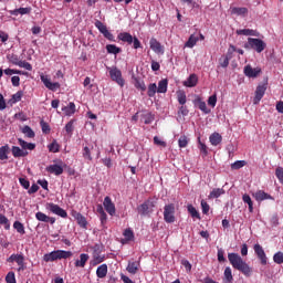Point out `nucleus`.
<instances>
[{
    "label": "nucleus",
    "mask_w": 283,
    "mask_h": 283,
    "mask_svg": "<svg viewBox=\"0 0 283 283\" xmlns=\"http://www.w3.org/2000/svg\"><path fill=\"white\" fill-rule=\"evenodd\" d=\"M228 261L231 266L242 273L245 277H250L253 273V269L237 253H229Z\"/></svg>",
    "instance_id": "1"
},
{
    "label": "nucleus",
    "mask_w": 283,
    "mask_h": 283,
    "mask_svg": "<svg viewBox=\"0 0 283 283\" xmlns=\"http://www.w3.org/2000/svg\"><path fill=\"white\" fill-rule=\"evenodd\" d=\"M266 46L265 41L259 38H248V42L243 44L245 50H253L256 53H262L265 51Z\"/></svg>",
    "instance_id": "2"
},
{
    "label": "nucleus",
    "mask_w": 283,
    "mask_h": 283,
    "mask_svg": "<svg viewBox=\"0 0 283 283\" xmlns=\"http://www.w3.org/2000/svg\"><path fill=\"white\" fill-rule=\"evenodd\" d=\"M73 253L71 251L54 250L51 253L44 254V262H54L56 260L70 259Z\"/></svg>",
    "instance_id": "3"
},
{
    "label": "nucleus",
    "mask_w": 283,
    "mask_h": 283,
    "mask_svg": "<svg viewBox=\"0 0 283 283\" xmlns=\"http://www.w3.org/2000/svg\"><path fill=\"white\" fill-rule=\"evenodd\" d=\"M117 39L128 45L133 44L135 50L142 49V42L137 36H133L129 32H120Z\"/></svg>",
    "instance_id": "4"
},
{
    "label": "nucleus",
    "mask_w": 283,
    "mask_h": 283,
    "mask_svg": "<svg viewBox=\"0 0 283 283\" xmlns=\"http://www.w3.org/2000/svg\"><path fill=\"white\" fill-rule=\"evenodd\" d=\"M156 208V201L153 199H148L143 205L137 207V211L140 216H148L154 212V209Z\"/></svg>",
    "instance_id": "5"
},
{
    "label": "nucleus",
    "mask_w": 283,
    "mask_h": 283,
    "mask_svg": "<svg viewBox=\"0 0 283 283\" xmlns=\"http://www.w3.org/2000/svg\"><path fill=\"white\" fill-rule=\"evenodd\" d=\"M109 77L113 82H116L117 85L120 87L125 86V80L123 78L122 71L117 67L111 69L109 72Z\"/></svg>",
    "instance_id": "6"
},
{
    "label": "nucleus",
    "mask_w": 283,
    "mask_h": 283,
    "mask_svg": "<svg viewBox=\"0 0 283 283\" xmlns=\"http://www.w3.org/2000/svg\"><path fill=\"white\" fill-rule=\"evenodd\" d=\"M266 91H268V83L260 84V85L256 86V90H255V93H254L255 95H254V98H253V104L254 105L260 104V102L264 97Z\"/></svg>",
    "instance_id": "7"
},
{
    "label": "nucleus",
    "mask_w": 283,
    "mask_h": 283,
    "mask_svg": "<svg viewBox=\"0 0 283 283\" xmlns=\"http://www.w3.org/2000/svg\"><path fill=\"white\" fill-rule=\"evenodd\" d=\"M164 220L167 223L175 222V206L172 203L165 206L164 208Z\"/></svg>",
    "instance_id": "8"
},
{
    "label": "nucleus",
    "mask_w": 283,
    "mask_h": 283,
    "mask_svg": "<svg viewBox=\"0 0 283 283\" xmlns=\"http://www.w3.org/2000/svg\"><path fill=\"white\" fill-rule=\"evenodd\" d=\"M243 73L249 78H256L262 73V69H260V66L253 69L251 64H247L243 69Z\"/></svg>",
    "instance_id": "9"
},
{
    "label": "nucleus",
    "mask_w": 283,
    "mask_h": 283,
    "mask_svg": "<svg viewBox=\"0 0 283 283\" xmlns=\"http://www.w3.org/2000/svg\"><path fill=\"white\" fill-rule=\"evenodd\" d=\"M8 263H17L19 269L18 271L24 270V256L23 254H11L8 260Z\"/></svg>",
    "instance_id": "10"
},
{
    "label": "nucleus",
    "mask_w": 283,
    "mask_h": 283,
    "mask_svg": "<svg viewBox=\"0 0 283 283\" xmlns=\"http://www.w3.org/2000/svg\"><path fill=\"white\" fill-rule=\"evenodd\" d=\"M40 80L44 84V86L50 91L55 92L61 87L59 83H52L48 75H41Z\"/></svg>",
    "instance_id": "11"
},
{
    "label": "nucleus",
    "mask_w": 283,
    "mask_h": 283,
    "mask_svg": "<svg viewBox=\"0 0 283 283\" xmlns=\"http://www.w3.org/2000/svg\"><path fill=\"white\" fill-rule=\"evenodd\" d=\"M104 210L111 216L114 217L116 214L115 203L112 201L111 197L104 198Z\"/></svg>",
    "instance_id": "12"
},
{
    "label": "nucleus",
    "mask_w": 283,
    "mask_h": 283,
    "mask_svg": "<svg viewBox=\"0 0 283 283\" xmlns=\"http://www.w3.org/2000/svg\"><path fill=\"white\" fill-rule=\"evenodd\" d=\"M150 49L157 54H165V48L156 38H151L149 41Z\"/></svg>",
    "instance_id": "13"
},
{
    "label": "nucleus",
    "mask_w": 283,
    "mask_h": 283,
    "mask_svg": "<svg viewBox=\"0 0 283 283\" xmlns=\"http://www.w3.org/2000/svg\"><path fill=\"white\" fill-rule=\"evenodd\" d=\"M45 171L54 175V176H61L64 171L63 167L57 164H52L46 166Z\"/></svg>",
    "instance_id": "14"
},
{
    "label": "nucleus",
    "mask_w": 283,
    "mask_h": 283,
    "mask_svg": "<svg viewBox=\"0 0 283 283\" xmlns=\"http://www.w3.org/2000/svg\"><path fill=\"white\" fill-rule=\"evenodd\" d=\"M253 198L258 201H264V200H274V198L269 195V192H264V190H256V192H253Z\"/></svg>",
    "instance_id": "15"
},
{
    "label": "nucleus",
    "mask_w": 283,
    "mask_h": 283,
    "mask_svg": "<svg viewBox=\"0 0 283 283\" xmlns=\"http://www.w3.org/2000/svg\"><path fill=\"white\" fill-rule=\"evenodd\" d=\"M48 209L56 214V216H60L61 218H67V213L65 210H63L62 208H60L57 205H54V203H49L48 205Z\"/></svg>",
    "instance_id": "16"
},
{
    "label": "nucleus",
    "mask_w": 283,
    "mask_h": 283,
    "mask_svg": "<svg viewBox=\"0 0 283 283\" xmlns=\"http://www.w3.org/2000/svg\"><path fill=\"white\" fill-rule=\"evenodd\" d=\"M235 34L244 35V36H255V38L260 36V32L258 30H253V29H239L235 31Z\"/></svg>",
    "instance_id": "17"
},
{
    "label": "nucleus",
    "mask_w": 283,
    "mask_h": 283,
    "mask_svg": "<svg viewBox=\"0 0 283 283\" xmlns=\"http://www.w3.org/2000/svg\"><path fill=\"white\" fill-rule=\"evenodd\" d=\"M11 153L13 158H25L29 156V151L21 149L19 146H12Z\"/></svg>",
    "instance_id": "18"
},
{
    "label": "nucleus",
    "mask_w": 283,
    "mask_h": 283,
    "mask_svg": "<svg viewBox=\"0 0 283 283\" xmlns=\"http://www.w3.org/2000/svg\"><path fill=\"white\" fill-rule=\"evenodd\" d=\"M18 144L22 148V150H30L33 151L36 148V145L34 143H28L27 140L22 138H18Z\"/></svg>",
    "instance_id": "19"
},
{
    "label": "nucleus",
    "mask_w": 283,
    "mask_h": 283,
    "mask_svg": "<svg viewBox=\"0 0 283 283\" xmlns=\"http://www.w3.org/2000/svg\"><path fill=\"white\" fill-rule=\"evenodd\" d=\"M249 13V9L245 7H233L231 9V14L237 17H245Z\"/></svg>",
    "instance_id": "20"
},
{
    "label": "nucleus",
    "mask_w": 283,
    "mask_h": 283,
    "mask_svg": "<svg viewBox=\"0 0 283 283\" xmlns=\"http://www.w3.org/2000/svg\"><path fill=\"white\" fill-rule=\"evenodd\" d=\"M35 219L38 221H42V222H46V223H51L54 224L55 223V218L52 217H48L45 213L43 212H38L35 213Z\"/></svg>",
    "instance_id": "21"
},
{
    "label": "nucleus",
    "mask_w": 283,
    "mask_h": 283,
    "mask_svg": "<svg viewBox=\"0 0 283 283\" xmlns=\"http://www.w3.org/2000/svg\"><path fill=\"white\" fill-rule=\"evenodd\" d=\"M140 120L145 125H151V123H154V120H155V115L150 112L143 113V114H140Z\"/></svg>",
    "instance_id": "22"
},
{
    "label": "nucleus",
    "mask_w": 283,
    "mask_h": 283,
    "mask_svg": "<svg viewBox=\"0 0 283 283\" xmlns=\"http://www.w3.org/2000/svg\"><path fill=\"white\" fill-rule=\"evenodd\" d=\"M88 260H90V255L86 253H82L80 255V260L75 261V268L84 269Z\"/></svg>",
    "instance_id": "23"
},
{
    "label": "nucleus",
    "mask_w": 283,
    "mask_h": 283,
    "mask_svg": "<svg viewBox=\"0 0 283 283\" xmlns=\"http://www.w3.org/2000/svg\"><path fill=\"white\" fill-rule=\"evenodd\" d=\"M140 263L139 262H128V265L126 268V271L132 274V275H136L138 273Z\"/></svg>",
    "instance_id": "24"
},
{
    "label": "nucleus",
    "mask_w": 283,
    "mask_h": 283,
    "mask_svg": "<svg viewBox=\"0 0 283 283\" xmlns=\"http://www.w3.org/2000/svg\"><path fill=\"white\" fill-rule=\"evenodd\" d=\"M209 139L213 147H218L222 144V136L219 133L211 134Z\"/></svg>",
    "instance_id": "25"
},
{
    "label": "nucleus",
    "mask_w": 283,
    "mask_h": 283,
    "mask_svg": "<svg viewBox=\"0 0 283 283\" xmlns=\"http://www.w3.org/2000/svg\"><path fill=\"white\" fill-rule=\"evenodd\" d=\"M255 253L258 259H260L261 265L265 266L268 265V256L263 249H255Z\"/></svg>",
    "instance_id": "26"
},
{
    "label": "nucleus",
    "mask_w": 283,
    "mask_h": 283,
    "mask_svg": "<svg viewBox=\"0 0 283 283\" xmlns=\"http://www.w3.org/2000/svg\"><path fill=\"white\" fill-rule=\"evenodd\" d=\"M107 273H108L107 264H102L97 266V271H96L97 279H105L107 276Z\"/></svg>",
    "instance_id": "27"
},
{
    "label": "nucleus",
    "mask_w": 283,
    "mask_h": 283,
    "mask_svg": "<svg viewBox=\"0 0 283 283\" xmlns=\"http://www.w3.org/2000/svg\"><path fill=\"white\" fill-rule=\"evenodd\" d=\"M233 282V275L232 270L230 266H227L223 271V283H232Z\"/></svg>",
    "instance_id": "28"
},
{
    "label": "nucleus",
    "mask_w": 283,
    "mask_h": 283,
    "mask_svg": "<svg viewBox=\"0 0 283 283\" xmlns=\"http://www.w3.org/2000/svg\"><path fill=\"white\" fill-rule=\"evenodd\" d=\"M10 154V146L9 145H4L0 147V160H8L9 159V155Z\"/></svg>",
    "instance_id": "29"
},
{
    "label": "nucleus",
    "mask_w": 283,
    "mask_h": 283,
    "mask_svg": "<svg viewBox=\"0 0 283 283\" xmlns=\"http://www.w3.org/2000/svg\"><path fill=\"white\" fill-rule=\"evenodd\" d=\"M198 84V76L196 74H191L186 82H184V85L186 87H195Z\"/></svg>",
    "instance_id": "30"
},
{
    "label": "nucleus",
    "mask_w": 283,
    "mask_h": 283,
    "mask_svg": "<svg viewBox=\"0 0 283 283\" xmlns=\"http://www.w3.org/2000/svg\"><path fill=\"white\" fill-rule=\"evenodd\" d=\"M21 132H22V134H23L27 138H29V139H33V138L36 136V134H34V130H33L30 126H28V125H25V126L21 129Z\"/></svg>",
    "instance_id": "31"
},
{
    "label": "nucleus",
    "mask_w": 283,
    "mask_h": 283,
    "mask_svg": "<svg viewBox=\"0 0 283 283\" xmlns=\"http://www.w3.org/2000/svg\"><path fill=\"white\" fill-rule=\"evenodd\" d=\"M106 52L108 54L117 55L122 52V49L117 46L116 44H106Z\"/></svg>",
    "instance_id": "32"
},
{
    "label": "nucleus",
    "mask_w": 283,
    "mask_h": 283,
    "mask_svg": "<svg viewBox=\"0 0 283 283\" xmlns=\"http://www.w3.org/2000/svg\"><path fill=\"white\" fill-rule=\"evenodd\" d=\"M248 165L247 160H235L230 165L231 170H240Z\"/></svg>",
    "instance_id": "33"
},
{
    "label": "nucleus",
    "mask_w": 283,
    "mask_h": 283,
    "mask_svg": "<svg viewBox=\"0 0 283 283\" xmlns=\"http://www.w3.org/2000/svg\"><path fill=\"white\" fill-rule=\"evenodd\" d=\"M7 60L13 64V65H19L21 63L20 56L15 53H10L7 55Z\"/></svg>",
    "instance_id": "34"
},
{
    "label": "nucleus",
    "mask_w": 283,
    "mask_h": 283,
    "mask_svg": "<svg viewBox=\"0 0 283 283\" xmlns=\"http://www.w3.org/2000/svg\"><path fill=\"white\" fill-rule=\"evenodd\" d=\"M224 193H226V190H223V188H213V191L210 192L209 198L218 199L219 197H221Z\"/></svg>",
    "instance_id": "35"
},
{
    "label": "nucleus",
    "mask_w": 283,
    "mask_h": 283,
    "mask_svg": "<svg viewBox=\"0 0 283 283\" xmlns=\"http://www.w3.org/2000/svg\"><path fill=\"white\" fill-rule=\"evenodd\" d=\"M167 87H168V81L167 80L159 81L158 87H157V93H160V94L167 93Z\"/></svg>",
    "instance_id": "36"
},
{
    "label": "nucleus",
    "mask_w": 283,
    "mask_h": 283,
    "mask_svg": "<svg viewBox=\"0 0 283 283\" xmlns=\"http://www.w3.org/2000/svg\"><path fill=\"white\" fill-rule=\"evenodd\" d=\"M134 86L142 92L147 91V86H146L145 82L140 78H134Z\"/></svg>",
    "instance_id": "37"
},
{
    "label": "nucleus",
    "mask_w": 283,
    "mask_h": 283,
    "mask_svg": "<svg viewBox=\"0 0 283 283\" xmlns=\"http://www.w3.org/2000/svg\"><path fill=\"white\" fill-rule=\"evenodd\" d=\"M195 104H198V107H199L205 114H209V113L211 112V109H209V108L207 107L206 102L201 101V98H199V97L195 101Z\"/></svg>",
    "instance_id": "38"
},
{
    "label": "nucleus",
    "mask_w": 283,
    "mask_h": 283,
    "mask_svg": "<svg viewBox=\"0 0 283 283\" xmlns=\"http://www.w3.org/2000/svg\"><path fill=\"white\" fill-rule=\"evenodd\" d=\"M242 201L248 205L249 212H253V210H254L253 206L254 205H253V201H252L251 197L249 195H243L242 196Z\"/></svg>",
    "instance_id": "39"
},
{
    "label": "nucleus",
    "mask_w": 283,
    "mask_h": 283,
    "mask_svg": "<svg viewBox=\"0 0 283 283\" xmlns=\"http://www.w3.org/2000/svg\"><path fill=\"white\" fill-rule=\"evenodd\" d=\"M198 41H199V38L196 36L195 34H191L189 40L186 42L185 48L192 49Z\"/></svg>",
    "instance_id": "40"
},
{
    "label": "nucleus",
    "mask_w": 283,
    "mask_h": 283,
    "mask_svg": "<svg viewBox=\"0 0 283 283\" xmlns=\"http://www.w3.org/2000/svg\"><path fill=\"white\" fill-rule=\"evenodd\" d=\"M187 209L193 219H198V220L201 219L200 213L197 211V209L192 205H188Z\"/></svg>",
    "instance_id": "41"
},
{
    "label": "nucleus",
    "mask_w": 283,
    "mask_h": 283,
    "mask_svg": "<svg viewBox=\"0 0 283 283\" xmlns=\"http://www.w3.org/2000/svg\"><path fill=\"white\" fill-rule=\"evenodd\" d=\"M75 219L77 220V223H78L82 228L86 229V227H87V221H86V218H85L84 216H82L81 213H76V214H75Z\"/></svg>",
    "instance_id": "42"
},
{
    "label": "nucleus",
    "mask_w": 283,
    "mask_h": 283,
    "mask_svg": "<svg viewBox=\"0 0 283 283\" xmlns=\"http://www.w3.org/2000/svg\"><path fill=\"white\" fill-rule=\"evenodd\" d=\"M189 144V138L186 135L180 136L178 139V146L179 148H186Z\"/></svg>",
    "instance_id": "43"
},
{
    "label": "nucleus",
    "mask_w": 283,
    "mask_h": 283,
    "mask_svg": "<svg viewBox=\"0 0 283 283\" xmlns=\"http://www.w3.org/2000/svg\"><path fill=\"white\" fill-rule=\"evenodd\" d=\"M13 228L17 230V232H19L20 234H25V227L23 223H21L20 221H15L13 223Z\"/></svg>",
    "instance_id": "44"
},
{
    "label": "nucleus",
    "mask_w": 283,
    "mask_h": 283,
    "mask_svg": "<svg viewBox=\"0 0 283 283\" xmlns=\"http://www.w3.org/2000/svg\"><path fill=\"white\" fill-rule=\"evenodd\" d=\"M198 148L200 149L201 154L203 155V157L208 156V147L205 143L201 142L200 137H198Z\"/></svg>",
    "instance_id": "45"
},
{
    "label": "nucleus",
    "mask_w": 283,
    "mask_h": 283,
    "mask_svg": "<svg viewBox=\"0 0 283 283\" xmlns=\"http://www.w3.org/2000/svg\"><path fill=\"white\" fill-rule=\"evenodd\" d=\"M273 261L275 264L277 265H282L283 264V253L282 252H276L274 255H273Z\"/></svg>",
    "instance_id": "46"
},
{
    "label": "nucleus",
    "mask_w": 283,
    "mask_h": 283,
    "mask_svg": "<svg viewBox=\"0 0 283 283\" xmlns=\"http://www.w3.org/2000/svg\"><path fill=\"white\" fill-rule=\"evenodd\" d=\"M156 92H158V86H156L155 83H154V84H150V85L148 86L147 95H148L149 97H154V96H156Z\"/></svg>",
    "instance_id": "47"
},
{
    "label": "nucleus",
    "mask_w": 283,
    "mask_h": 283,
    "mask_svg": "<svg viewBox=\"0 0 283 283\" xmlns=\"http://www.w3.org/2000/svg\"><path fill=\"white\" fill-rule=\"evenodd\" d=\"M234 52H237V46L233 44H230L228 48V53H226V57L231 61L233 59Z\"/></svg>",
    "instance_id": "48"
},
{
    "label": "nucleus",
    "mask_w": 283,
    "mask_h": 283,
    "mask_svg": "<svg viewBox=\"0 0 283 283\" xmlns=\"http://www.w3.org/2000/svg\"><path fill=\"white\" fill-rule=\"evenodd\" d=\"M123 235H124V240H126V241H132L135 238L134 232H133L132 229H126L123 232Z\"/></svg>",
    "instance_id": "49"
},
{
    "label": "nucleus",
    "mask_w": 283,
    "mask_h": 283,
    "mask_svg": "<svg viewBox=\"0 0 283 283\" xmlns=\"http://www.w3.org/2000/svg\"><path fill=\"white\" fill-rule=\"evenodd\" d=\"M6 282L7 283H18L17 277H15V273L12 272V271L8 272V274L6 275Z\"/></svg>",
    "instance_id": "50"
},
{
    "label": "nucleus",
    "mask_w": 283,
    "mask_h": 283,
    "mask_svg": "<svg viewBox=\"0 0 283 283\" xmlns=\"http://www.w3.org/2000/svg\"><path fill=\"white\" fill-rule=\"evenodd\" d=\"M177 97H178V102H179L180 105H185V104H186V102H187V96H186V93H185V92L179 91V92L177 93Z\"/></svg>",
    "instance_id": "51"
},
{
    "label": "nucleus",
    "mask_w": 283,
    "mask_h": 283,
    "mask_svg": "<svg viewBox=\"0 0 283 283\" xmlns=\"http://www.w3.org/2000/svg\"><path fill=\"white\" fill-rule=\"evenodd\" d=\"M0 224H2L4 227V229H7V230L10 229L9 219L4 214H1V213H0Z\"/></svg>",
    "instance_id": "52"
},
{
    "label": "nucleus",
    "mask_w": 283,
    "mask_h": 283,
    "mask_svg": "<svg viewBox=\"0 0 283 283\" xmlns=\"http://www.w3.org/2000/svg\"><path fill=\"white\" fill-rule=\"evenodd\" d=\"M65 132L67 135L72 136L73 132H74V120H70L66 125H65Z\"/></svg>",
    "instance_id": "53"
},
{
    "label": "nucleus",
    "mask_w": 283,
    "mask_h": 283,
    "mask_svg": "<svg viewBox=\"0 0 283 283\" xmlns=\"http://www.w3.org/2000/svg\"><path fill=\"white\" fill-rule=\"evenodd\" d=\"M105 261V256L104 255H99V254H95L94 259H93V265H99Z\"/></svg>",
    "instance_id": "54"
},
{
    "label": "nucleus",
    "mask_w": 283,
    "mask_h": 283,
    "mask_svg": "<svg viewBox=\"0 0 283 283\" xmlns=\"http://www.w3.org/2000/svg\"><path fill=\"white\" fill-rule=\"evenodd\" d=\"M19 67H22V69H24V70H27V71H33V66H32V64L30 63V62H25V61H23V60H21L20 62H19V65H18Z\"/></svg>",
    "instance_id": "55"
},
{
    "label": "nucleus",
    "mask_w": 283,
    "mask_h": 283,
    "mask_svg": "<svg viewBox=\"0 0 283 283\" xmlns=\"http://www.w3.org/2000/svg\"><path fill=\"white\" fill-rule=\"evenodd\" d=\"M22 97H23V92L19 91L15 94L12 95V98L10 101L12 103H18V102H21Z\"/></svg>",
    "instance_id": "56"
},
{
    "label": "nucleus",
    "mask_w": 283,
    "mask_h": 283,
    "mask_svg": "<svg viewBox=\"0 0 283 283\" xmlns=\"http://www.w3.org/2000/svg\"><path fill=\"white\" fill-rule=\"evenodd\" d=\"M95 28H97V30H99V33L102 34L108 30L107 27L102 21H96Z\"/></svg>",
    "instance_id": "57"
},
{
    "label": "nucleus",
    "mask_w": 283,
    "mask_h": 283,
    "mask_svg": "<svg viewBox=\"0 0 283 283\" xmlns=\"http://www.w3.org/2000/svg\"><path fill=\"white\" fill-rule=\"evenodd\" d=\"M19 182H20L21 187H23L24 189H30V187H31L30 180L24 177H20Z\"/></svg>",
    "instance_id": "58"
},
{
    "label": "nucleus",
    "mask_w": 283,
    "mask_h": 283,
    "mask_svg": "<svg viewBox=\"0 0 283 283\" xmlns=\"http://www.w3.org/2000/svg\"><path fill=\"white\" fill-rule=\"evenodd\" d=\"M40 126H41L43 134H45V135L50 134L51 128L48 123H45L44 120H41Z\"/></svg>",
    "instance_id": "59"
},
{
    "label": "nucleus",
    "mask_w": 283,
    "mask_h": 283,
    "mask_svg": "<svg viewBox=\"0 0 283 283\" xmlns=\"http://www.w3.org/2000/svg\"><path fill=\"white\" fill-rule=\"evenodd\" d=\"M67 115L75 113V104L71 102L67 107L63 108Z\"/></svg>",
    "instance_id": "60"
},
{
    "label": "nucleus",
    "mask_w": 283,
    "mask_h": 283,
    "mask_svg": "<svg viewBox=\"0 0 283 283\" xmlns=\"http://www.w3.org/2000/svg\"><path fill=\"white\" fill-rule=\"evenodd\" d=\"M83 157L90 161L93 160V157L91 156V150L90 148L86 146L84 147V150H83Z\"/></svg>",
    "instance_id": "61"
},
{
    "label": "nucleus",
    "mask_w": 283,
    "mask_h": 283,
    "mask_svg": "<svg viewBox=\"0 0 283 283\" xmlns=\"http://www.w3.org/2000/svg\"><path fill=\"white\" fill-rule=\"evenodd\" d=\"M181 265L185 266L187 273H190L192 265L190 264V262L188 260H181Z\"/></svg>",
    "instance_id": "62"
},
{
    "label": "nucleus",
    "mask_w": 283,
    "mask_h": 283,
    "mask_svg": "<svg viewBox=\"0 0 283 283\" xmlns=\"http://www.w3.org/2000/svg\"><path fill=\"white\" fill-rule=\"evenodd\" d=\"M217 102H218V97H217V95L214 94V95H212V96L209 97L208 104L211 105L212 107H216Z\"/></svg>",
    "instance_id": "63"
},
{
    "label": "nucleus",
    "mask_w": 283,
    "mask_h": 283,
    "mask_svg": "<svg viewBox=\"0 0 283 283\" xmlns=\"http://www.w3.org/2000/svg\"><path fill=\"white\" fill-rule=\"evenodd\" d=\"M201 207H202V212H203L205 214H208V212H209V210H210V206H209L205 200H202V201H201Z\"/></svg>",
    "instance_id": "64"
}]
</instances>
